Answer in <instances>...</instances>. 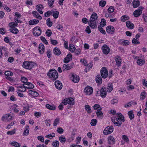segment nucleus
Masks as SVG:
<instances>
[{
    "instance_id": "1",
    "label": "nucleus",
    "mask_w": 147,
    "mask_h": 147,
    "mask_svg": "<svg viewBox=\"0 0 147 147\" xmlns=\"http://www.w3.org/2000/svg\"><path fill=\"white\" fill-rule=\"evenodd\" d=\"M47 75L53 80H56L58 77L57 72L54 69L50 70L47 73Z\"/></svg>"
},
{
    "instance_id": "2",
    "label": "nucleus",
    "mask_w": 147,
    "mask_h": 147,
    "mask_svg": "<svg viewBox=\"0 0 147 147\" xmlns=\"http://www.w3.org/2000/svg\"><path fill=\"white\" fill-rule=\"evenodd\" d=\"M25 68L31 69L34 67V63L32 62L25 61L23 62L22 65Z\"/></svg>"
},
{
    "instance_id": "3",
    "label": "nucleus",
    "mask_w": 147,
    "mask_h": 147,
    "mask_svg": "<svg viewBox=\"0 0 147 147\" xmlns=\"http://www.w3.org/2000/svg\"><path fill=\"white\" fill-rule=\"evenodd\" d=\"M13 119V117L9 113H7L4 115L2 117L1 120L4 121H10Z\"/></svg>"
},
{
    "instance_id": "4",
    "label": "nucleus",
    "mask_w": 147,
    "mask_h": 147,
    "mask_svg": "<svg viewBox=\"0 0 147 147\" xmlns=\"http://www.w3.org/2000/svg\"><path fill=\"white\" fill-rule=\"evenodd\" d=\"M100 74L102 77L103 78H106L108 76V71L106 67H103L101 69Z\"/></svg>"
},
{
    "instance_id": "5",
    "label": "nucleus",
    "mask_w": 147,
    "mask_h": 147,
    "mask_svg": "<svg viewBox=\"0 0 147 147\" xmlns=\"http://www.w3.org/2000/svg\"><path fill=\"white\" fill-rule=\"evenodd\" d=\"M41 33V30L39 26L34 28L33 29V34L35 36H38L40 35Z\"/></svg>"
},
{
    "instance_id": "6",
    "label": "nucleus",
    "mask_w": 147,
    "mask_h": 147,
    "mask_svg": "<svg viewBox=\"0 0 147 147\" xmlns=\"http://www.w3.org/2000/svg\"><path fill=\"white\" fill-rule=\"evenodd\" d=\"M113 130V126H108L105 129L103 132L105 135H107L111 134Z\"/></svg>"
},
{
    "instance_id": "7",
    "label": "nucleus",
    "mask_w": 147,
    "mask_h": 147,
    "mask_svg": "<svg viewBox=\"0 0 147 147\" xmlns=\"http://www.w3.org/2000/svg\"><path fill=\"white\" fill-rule=\"evenodd\" d=\"M139 9L136 10L134 12V15L136 17H138L142 13V10L144 7H140Z\"/></svg>"
},
{
    "instance_id": "8",
    "label": "nucleus",
    "mask_w": 147,
    "mask_h": 147,
    "mask_svg": "<svg viewBox=\"0 0 147 147\" xmlns=\"http://www.w3.org/2000/svg\"><path fill=\"white\" fill-rule=\"evenodd\" d=\"M74 63H73L67 64H64L63 65L62 69L63 71L68 70L72 68L74 66Z\"/></svg>"
},
{
    "instance_id": "9",
    "label": "nucleus",
    "mask_w": 147,
    "mask_h": 147,
    "mask_svg": "<svg viewBox=\"0 0 147 147\" xmlns=\"http://www.w3.org/2000/svg\"><path fill=\"white\" fill-rule=\"evenodd\" d=\"M102 52L105 55L108 54L110 52V49L106 45H104L102 48Z\"/></svg>"
},
{
    "instance_id": "10",
    "label": "nucleus",
    "mask_w": 147,
    "mask_h": 147,
    "mask_svg": "<svg viewBox=\"0 0 147 147\" xmlns=\"http://www.w3.org/2000/svg\"><path fill=\"white\" fill-rule=\"evenodd\" d=\"M93 90L92 87L88 86L85 88L84 91L86 94L90 95L92 93Z\"/></svg>"
},
{
    "instance_id": "11",
    "label": "nucleus",
    "mask_w": 147,
    "mask_h": 147,
    "mask_svg": "<svg viewBox=\"0 0 147 147\" xmlns=\"http://www.w3.org/2000/svg\"><path fill=\"white\" fill-rule=\"evenodd\" d=\"M117 115L118 117H117L116 118V119L114 120L115 121V120H116L117 121H121L124 122L125 121V119L124 116L121 113H117Z\"/></svg>"
},
{
    "instance_id": "12",
    "label": "nucleus",
    "mask_w": 147,
    "mask_h": 147,
    "mask_svg": "<svg viewBox=\"0 0 147 147\" xmlns=\"http://www.w3.org/2000/svg\"><path fill=\"white\" fill-rule=\"evenodd\" d=\"M106 30L108 33L113 34L114 32L115 29L113 26H109L107 27Z\"/></svg>"
},
{
    "instance_id": "13",
    "label": "nucleus",
    "mask_w": 147,
    "mask_h": 147,
    "mask_svg": "<svg viewBox=\"0 0 147 147\" xmlns=\"http://www.w3.org/2000/svg\"><path fill=\"white\" fill-rule=\"evenodd\" d=\"M102 108L98 109L97 111L96 114L98 118L99 119H102L103 117V115L102 112L101 111Z\"/></svg>"
},
{
    "instance_id": "14",
    "label": "nucleus",
    "mask_w": 147,
    "mask_h": 147,
    "mask_svg": "<svg viewBox=\"0 0 147 147\" xmlns=\"http://www.w3.org/2000/svg\"><path fill=\"white\" fill-rule=\"evenodd\" d=\"M108 143L110 144H113L115 143V140L113 136H110L108 138Z\"/></svg>"
},
{
    "instance_id": "15",
    "label": "nucleus",
    "mask_w": 147,
    "mask_h": 147,
    "mask_svg": "<svg viewBox=\"0 0 147 147\" xmlns=\"http://www.w3.org/2000/svg\"><path fill=\"white\" fill-rule=\"evenodd\" d=\"M100 96L102 98H104L106 97L107 95V92L105 88H102L100 90Z\"/></svg>"
},
{
    "instance_id": "16",
    "label": "nucleus",
    "mask_w": 147,
    "mask_h": 147,
    "mask_svg": "<svg viewBox=\"0 0 147 147\" xmlns=\"http://www.w3.org/2000/svg\"><path fill=\"white\" fill-rule=\"evenodd\" d=\"M55 84L56 88L58 89H61L62 87V85L61 82L59 80L56 81Z\"/></svg>"
},
{
    "instance_id": "17",
    "label": "nucleus",
    "mask_w": 147,
    "mask_h": 147,
    "mask_svg": "<svg viewBox=\"0 0 147 147\" xmlns=\"http://www.w3.org/2000/svg\"><path fill=\"white\" fill-rule=\"evenodd\" d=\"M88 24L92 29H95L97 28L96 23L95 21H89Z\"/></svg>"
},
{
    "instance_id": "18",
    "label": "nucleus",
    "mask_w": 147,
    "mask_h": 147,
    "mask_svg": "<svg viewBox=\"0 0 147 147\" xmlns=\"http://www.w3.org/2000/svg\"><path fill=\"white\" fill-rule=\"evenodd\" d=\"M72 60V55L70 54H68L66 57L64 58L63 61L65 63H67Z\"/></svg>"
},
{
    "instance_id": "19",
    "label": "nucleus",
    "mask_w": 147,
    "mask_h": 147,
    "mask_svg": "<svg viewBox=\"0 0 147 147\" xmlns=\"http://www.w3.org/2000/svg\"><path fill=\"white\" fill-rule=\"evenodd\" d=\"M115 60L116 62V65L117 66L119 67L121 65V58L119 56L117 55L115 58Z\"/></svg>"
},
{
    "instance_id": "20",
    "label": "nucleus",
    "mask_w": 147,
    "mask_h": 147,
    "mask_svg": "<svg viewBox=\"0 0 147 147\" xmlns=\"http://www.w3.org/2000/svg\"><path fill=\"white\" fill-rule=\"evenodd\" d=\"M38 49L39 53L41 54H43L45 51V47L44 45L42 44H40L38 47Z\"/></svg>"
},
{
    "instance_id": "21",
    "label": "nucleus",
    "mask_w": 147,
    "mask_h": 147,
    "mask_svg": "<svg viewBox=\"0 0 147 147\" xmlns=\"http://www.w3.org/2000/svg\"><path fill=\"white\" fill-rule=\"evenodd\" d=\"M44 8L43 5H38L36 6V9L38 12L40 14H42L43 12L42 10Z\"/></svg>"
},
{
    "instance_id": "22",
    "label": "nucleus",
    "mask_w": 147,
    "mask_h": 147,
    "mask_svg": "<svg viewBox=\"0 0 147 147\" xmlns=\"http://www.w3.org/2000/svg\"><path fill=\"white\" fill-rule=\"evenodd\" d=\"M98 17L96 13L95 12H93L92 14L90 17L89 21H95L97 19Z\"/></svg>"
},
{
    "instance_id": "23",
    "label": "nucleus",
    "mask_w": 147,
    "mask_h": 147,
    "mask_svg": "<svg viewBox=\"0 0 147 147\" xmlns=\"http://www.w3.org/2000/svg\"><path fill=\"white\" fill-rule=\"evenodd\" d=\"M26 89H32L34 88V86L33 84L31 83L27 82L26 84H25V86H24Z\"/></svg>"
},
{
    "instance_id": "24",
    "label": "nucleus",
    "mask_w": 147,
    "mask_h": 147,
    "mask_svg": "<svg viewBox=\"0 0 147 147\" xmlns=\"http://www.w3.org/2000/svg\"><path fill=\"white\" fill-rule=\"evenodd\" d=\"M127 27L129 28L133 29L134 27V26L133 24L131 23L130 21H127L126 22Z\"/></svg>"
},
{
    "instance_id": "25",
    "label": "nucleus",
    "mask_w": 147,
    "mask_h": 147,
    "mask_svg": "<svg viewBox=\"0 0 147 147\" xmlns=\"http://www.w3.org/2000/svg\"><path fill=\"white\" fill-rule=\"evenodd\" d=\"M25 86V84H24L22 86H19L18 87V90L19 91L22 92H25L26 89V88H25L24 86Z\"/></svg>"
},
{
    "instance_id": "26",
    "label": "nucleus",
    "mask_w": 147,
    "mask_h": 147,
    "mask_svg": "<svg viewBox=\"0 0 147 147\" xmlns=\"http://www.w3.org/2000/svg\"><path fill=\"white\" fill-rule=\"evenodd\" d=\"M29 94L32 96L34 97L37 96L38 95V93L36 91H33V90H30L28 91Z\"/></svg>"
},
{
    "instance_id": "27",
    "label": "nucleus",
    "mask_w": 147,
    "mask_h": 147,
    "mask_svg": "<svg viewBox=\"0 0 147 147\" xmlns=\"http://www.w3.org/2000/svg\"><path fill=\"white\" fill-rule=\"evenodd\" d=\"M96 82L99 84H101L102 83V78L99 74L96 76Z\"/></svg>"
},
{
    "instance_id": "28",
    "label": "nucleus",
    "mask_w": 147,
    "mask_h": 147,
    "mask_svg": "<svg viewBox=\"0 0 147 147\" xmlns=\"http://www.w3.org/2000/svg\"><path fill=\"white\" fill-rule=\"evenodd\" d=\"M59 140L62 144H64L66 141V139L63 135H61L59 137Z\"/></svg>"
},
{
    "instance_id": "29",
    "label": "nucleus",
    "mask_w": 147,
    "mask_h": 147,
    "mask_svg": "<svg viewBox=\"0 0 147 147\" xmlns=\"http://www.w3.org/2000/svg\"><path fill=\"white\" fill-rule=\"evenodd\" d=\"M145 62L144 59H138L137 61V63L138 65L141 66L144 64Z\"/></svg>"
},
{
    "instance_id": "30",
    "label": "nucleus",
    "mask_w": 147,
    "mask_h": 147,
    "mask_svg": "<svg viewBox=\"0 0 147 147\" xmlns=\"http://www.w3.org/2000/svg\"><path fill=\"white\" fill-rule=\"evenodd\" d=\"M32 14H33L34 17L38 19L39 20H41L42 18L41 16L37 12L35 11H32Z\"/></svg>"
},
{
    "instance_id": "31",
    "label": "nucleus",
    "mask_w": 147,
    "mask_h": 147,
    "mask_svg": "<svg viewBox=\"0 0 147 147\" xmlns=\"http://www.w3.org/2000/svg\"><path fill=\"white\" fill-rule=\"evenodd\" d=\"M9 30L11 32L14 34H17L19 32L18 30L15 27L10 28Z\"/></svg>"
},
{
    "instance_id": "32",
    "label": "nucleus",
    "mask_w": 147,
    "mask_h": 147,
    "mask_svg": "<svg viewBox=\"0 0 147 147\" xmlns=\"http://www.w3.org/2000/svg\"><path fill=\"white\" fill-rule=\"evenodd\" d=\"M53 52L54 53L57 55H59L61 53V52L60 49L57 48H55L53 50Z\"/></svg>"
},
{
    "instance_id": "33",
    "label": "nucleus",
    "mask_w": 147,
    "mask_h": 147,
    "mask_svg": "<svg viewBox=\"0 0 147 147\" xmlns=\"http://www.w3.org/2000/svg\"><path fill=\"white\" fill-rule=\"evenodd\" d=\"M132 3L133 7L134 8L138 7L140 5V2L138 0H134Z\"/></svg>"
},
{
    "instance_id": "34",
    "label": "nucleus",
    "mask_w": 147,
    "mask_h": 147,
    "mask_svg": "<svg viewBox=\"0 0 147 147\" xmlns=\"http://www.w3.org/2000/svg\"><path fill=\"white\" fill-rule=\"evenodd\" d=\"M39 21L38 20H30L29 22V24L30 25H33L38 24Z\"/></svg>"
},
{
    "instance_id": "35",
    "label": "nucleus",
    "mask_w": 147,
    "mask_h": 147,
    "mask_svg": "<svg viewBox=\"0 0 147 147\" xmlns=\"http://www.w3.org/2000/svg\"><path fill=\"white\" fill-rule=\"evenodd\" d=\"M147 93L145 92V91L144 90L141 92L140 96V98L142 100H144L146 97Z\"/></svg>"
},
{
    "instance_id": "36",
    "label": "nucleus",
    "mask_w": 147,
    "mask_h": 147,
    "mask_svg": "<svg viewBox=\"0 0 147 147\" xmlns=\"http://www.w3.org/2000/svg\"><path fill=\"white\" fill-rule=\"evenodd\" d=\"M67 101L68 102V104L72 105L74 104V99L72 98H67Z\"/></svg>"
},
{
    "instance_id": "37",
    "label": "nucleus",
    "mask_w": 147,
    "mask_h": 147,
    "mask_svg": "<svg viewBox=\"0 0 147 147\" xmlns=\"http://www.w3.org/2000/svg\"><path fill=\"white\" fill-rule=\"evenodd\" d=\"M72 77L73 78V81L75 83H77L79 82V78L76 75H72Z\"/></svg>"
},
{
    "instance_id": "38",
    "label": "nucleus",
    "mask_w": 147,
    "mask_h": 147,
    "mask_svg": "<svg viewBox=\"0 0 147 147\" xmlns=\"http://www.w3.org/2000/svg\"><path fill=\"white\" fill-rule=\"evenodd\" d=\"M129 17L126 15H124L122 16L121 18V20L123 22H125L127 20H129Z\"/></svg>"
},
{
    "instance_id": "39",
    "label": "nucleus",
    "mask_w": 147,
    "mask_h": 147,
    "mask_svg": "<svg viewBox=\"0 0 147 147\" xmlns=\"http://www.w3.org/2000/svg\"><path fill=\"white\" fill-rule=\"evenodd\" d=\"M120 42L121 44L123 45H127L129 43V42L127 40H121Z\"/></svg>"
},
{
    "instance_id": "40",
    "label": "nucleus",
    "mask_w": 147,
    "mask_h": 147,
    "mask_svg": "<svg viewBox=\"0 0 147 147\" xmlns=\"http://www.w3.org/2000/svg\"><path fill=\"white\" fill-rule=\"evenodd\" d=\"M128 114L130 120H131L134 118V115L133 114V111H129L128 112Z\"/></svg>"
},
{
    "instance_id": "41",
    "label": "nucleus",
    "mask_w": 147,
    "mask_h": 147,
    "mask_svg": "<svg viewBox=\"0 0 147 147\" xmlns=\"http://www.w3.org/2000/svg\"><path fill=\"white\" fill-rule=\"evenodd\" d=\"M55 133H52L49 134L45 136V137L49 138L50 139H52L55 136Z\"/></svg>"
},
{
    "instance_id": "42",
    "label": "nucleus",
    "mask_w": 147,
    "mask_h": 147,
    "mask_svg": "<svg viewBox=\"0 0 147 147\" xmlns=\"http://www.w3.org/2000/svg\"><path fill=\"white\" fill-rule=\"evenodd\" d=\"M29 130V127L28 125H27L26 127V129L24 131L23 133L24 135H28Z\"/></svg>"
},
{
    "instance_id": "43",
    "label": "nucleus",
    "mask_w": 147,
    "mask_h": 147,
    "mask_svg": "<svg viewBox=\"0 0 147 147\" xmlns=\"http://www.w3.org/2000/svg\"><path fill=\"white\" fill-rule=\"evenodd\" d=\"M85 109L88 113H90L91 112V109L89 105H85Z\"/></svg>"
},
{
    "instance_id": "44",
    "label": "nucleus",
    "mask_w": 147,
    "mask_h": 147,
    "mask_svg": "<svg viewBox=\"0 0 147 147\" xmlns=\"http://www.w3.org/2000/svg\"><path fill=\"white\" fill-rule=\"evenodd\" d=\"M52 12L53 13V16L56 19L58 18L59 14V12L57 11H53Z\"/></svg>"
},
{
    "instance_id": "45",
    "label": "nucleus",
    "mask_w": 147,
    "mask_h": 147,
    "mask_svg": "<svg viewBox=\"0 0 147 147\" xmlns=\"http://www.w3.org/2000/svg\"><path fill=\"white\" fill-rule=\"evenodd\" d=\"M46 107L51 110H55V107L54 106L51 105L49 104H47L46 105Z\"/></svg>"
},
{
    "instance_id": "46",
    "label": "nucleus",
    "mask_w": 147,
    "mask_h": 147,
    "mask_svg": "<svg viewBox=\"0 0 147 147\" xmlns=\"http://www.w3.org/2000/svg\"><path fill=\"white\" fill-rule=\"evenodd\" d=\"M52 145L53 146V147H59V142L57 140H55L52 142Z\"/></svg>"
},
{
    "instance_id": "47",
    "label": "nucleus",
    "mask_w": 147,
    "mask_h": 147,
    "mask_svg": "<svg viewBox=\"0 0 147 147\" xmlns=\"http://www.w3.org/2000/svg\"><path fill=\"white\" fill-rule=\"evenodd\" d=\"M69 49L70 51L73 52L75 51L76 48L73 45L71 44L69 45Z\"/></svg>"
},
{
    "instance_id": "48",
    "label": "nucleus",
    "mask_w": 147,
    "mask_h": 147,
    "mask_svg": "<svg viewBox=\"0 0 147 147\" xmlns=\"http://www.w3.org/2000/svg\"><path fill=\"white\" fill-rule=\"evenodd\" d=\"M46 23L47 26L49 27H50L52 26L53 23L51 21L50 18H48L47 19Z\"/></svg>"
},
{
    "instance_id": "49",
    "label": "nucleus",
    "mask_w": 147,
    "mask_h": 147,
    "mask_svg": "<svg viewBox=\"0 0 147 147\" xmlns=\"http://www.w3.org/2000/svg\"><path fill=\"white\" fill-rule=\"evenodd\" d=\"M18 24L16 21V22H11L9 24V26L10 28L16 26Z\"/></svg>"
},
{
    "instance_id": "50",
    "label": "nucleus",
    "mask_w": 147,
    "mask_h": 147,
    "mask_svg": "<svg viewBox=\"0 0 147 147\" xmlns=\"http://www.w3.org/2000/svg\"><path fill=\"white\" fill-rule=\"evenodd\" d=\"M100 26L103 27L106 25V22L105 20L104 19H101V21L100 23Z\"/></svg>"
},
{
    "instance_id": "51",
    "label": "nucleus",
    "mask_w": 147,
    "mask_h": 147,
    "mask_svg": "<svg viewBox=\"0 0 147 147\" xmlns=\"http://www.w3.org/2000/svg\"><path fill=\"white\" fill-rule=\"evenodd\" d=\"M97 122L96 119H92L91 121L90 124L92 126H94L96 125Z\"/></svg>"
},
{
    "instance_id": "52",
    "label": "nucleus",
    "mask_w": 147,
    "mask_h": 147,
    "mask_svg": "<svg viewBox=\"0 0 147 147\" xmlns=\"http://www.w3.org/2000/svg\"><path fill=\"white\" fill-rule=\"evenodd\" d=\"M98 28L101 33L103 34H105L106 33L105 30L103 29L101 26H98Z\"/></svg>"
},
{
    "instance_id": "53",
    "label": "nucleus",
    "mask_w": 147,
    "mask_h": 147,
    "mask_svg": "<svg viewBox=\"0 0 147 147\" xmlns=\"http://www.w3.org/2000/svg\"><path fill=\"white\" fill-rule=\"evenodd\" d=\"M5 76H10L13 75V74L10 71H7L5 72Z\"/></svg>"
},
{
    "instance_id": "54",
    "label": "nucleus",
    "mask_w": 147,
    "mask_h": 147,
    "mask_svg": "<svg viewBox=\"0 0 147 147\" xmlns=\"http://www.w3.org/2000/svg\"><path fill=\"white\" fill-rule=\"evenodd\" d=\"M113 122L115 125L118 126H120L122 124L121 122V121H113Z\"/></svg>"
},
{
    "instance_id": "55",
    "label": "nucleus",
    "mask_w": 147,
    "mask_h": 147,
    "mask_svg": "<svg viewBox=\"0 0 147 147\" xmlns=\"http://www.w3.org/2000/svg\"><path fill=\"white\" fill-rule=\"evenodd\" d=\"M122 138L126 142H128L129 141V139L127 136L125 135H123L122 136Z\"/></svg>"
},
{
    "instance_id": "56",
    "label": "nucleus",
    "mask_w": 147,
    "mask_h": 147,
    "mask_svg": "<svg viewBox=\"0 0 147 147\" xmlns=\"http://www.w3.org/2000/svg\"><path fill=\"white\" fill-rule=\"evenodd\" d=\"M11 144L12 145L16 147H20V146L18 142H13L11 143Z\"/></svg>"
},
{
    "instance_id": "57",
    "label": "nucleus",
    "mask_w": 147,
    "mask_h": 147,
    "mask_svg": "<svg viewBox=\"0 0 147 147\" xmlns=\"http://www.w3.org/2000/svg\"><path fill=\"white\" fill-rule=\"evenodd\" d=\"M132 43L134 45L139 44L140 43V42L138 41V40L134 38L132 40Z\"/></svg>"
},
{
    "instance_id": "58",
    "label": "nucleus",
    "mask_w": 147,
    "mask_h": 147,
    "mask_svg": "<svg viewBox=\"0 0 147 147\" xmlns=\"http://www.w3.org/2000/svg\"><path fill=\"white\" fill-rule=\"evenodd\" d=\"M41 40L42 42L45 44L47 45L48 44V42L47 40H46L45 37L43 36H41L40 37Z\"/></svg>"
},
{
    "instance_id": "59",
    "label": "nucleus",
    "mask_w": 147,
    "mask_h": 147,
    "mask_svg": "<svg viewBox=\"0 0 147 147\" xmlns=\"http://www.w3.org/2000/svg\"><path fill=\"white\" fill-rule=\"evenodd\" d=\"M59 119L58 118H57L56 119L54 122L53 123V125L54 126H56L59 123Z\"/></svg>"
},
{
    "instance_id": "60",
    "label": "nucleus",
    "mask_w": 147,
    "mask_h": 147,
    "mask_svg": "<svg viewBox=\"0 0 147 147\" xmlns=\"http://www.w3.org/2000/svg\"><path fill=\"white\" fill-rule=\"evenodd\" d=\"M114 9L113 7L110 6L108 9V11L109 13H111L113 12L114 11Z\"/></svg>"
},
{
    "instance_id": "61",
    "label": "nucleus",
    "mask_w": 147,
    "mask_h": 147,
    "mask_svg": "<svg viewBox=\"0 0 147 147\" xmlns=\"http://www.w3.org/2000/svg\"><path fill=\"white\" fill-rule=\"evenodd\" d=\"M100 108H101V107L98 104H95L93 106V109L95 110L100 109Z\"/></svg>"
},
{
    "instance_id": "62",
    "label": "nucleus",
    "mask_w": 147,
    "mask_h": 147,
    "mask_svg": "<svg viewBox=\"0 0 147 147\" xmlns=\"http://www.w3.org/2000/svg\"><path fill=\"white\" fill-rule=\"evenodd\" d=\"M106 3V2L105 1H100L99 2V4L100 6L102 7H104L105 6V4Z\"/></svg>"
},
{
    "instance_id": "63",
    "label": "nucleus",
    "mask_w": 147,
    "mask_h": 147,
    "mask_svg": "<svg viewBox=\"0 0 147 147\" xmlns=\"http://www.w3.org/2000/svg\"><path fill=\"white\" fill-rule=\"evenodd\" d=\"M52 13V11H49L45 13V17H48L51 15Z\"/></svg>"
},
{
    "instance_id": "64",
    "label": "nucleus",
    "mask_w": 147,
    "mask_h": 147,
    "mask_svg": "<svg viewBox=\"0 0 147 147\" xmlns=\"http://www.w3.org/2000/svg\"><path fill=\"white\" fill-rule=\"evenodd\" d=\"M64 130L63 129L60 127H58L57 128V131L58 133L60 134H62Z\"/></svg>"
}]
</instances>
